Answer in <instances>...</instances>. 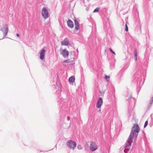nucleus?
<instances>
[{
  "instance_id": "39448f33",
  "label": "nucleus",
  "mask_w": 153,
  "mask_h": 153,
  "mask_svg": "<svg viewBox=\"0 0 153 153\" xmlns=\"http://www.w3.org/2000/svg\"><path fill=\"white\" fill-rule=\"evenodd\" d=\"M1 30L3 32V38H4L6 36L8 33V26L7 25H5L4 27L3 28L1 29Z\"/></svg>"
},
{
  "instance_id": "ddd939ff",
  "label": "nucleus",
  "mask_w": 153,
  "mask_h": 153,
  "mask_svg": "<svg viewBox=\"0 0 153 153\" xmlns=\"http://www.w3.org/2000/svg\"><path fill=\"white\" fill-rule=\"evenodd\" d=\"M73 59L72 60H71L69 59H68L67 60L64 61L63 62L64 63H70L73 62Z\"/></svg>"
},
{
  "instance_id": "1a4fd4ad",
  "label": "nucleus",
  "mask_w": 153,
  "mask_h": 153,
  "mask_svg": "<svg viewBox=\"0 0 153 153\" xmlns=\"http://www.w3.org/2000/svg\"><path fill=\"white\" fill-rule=\"evenodd\" d=\"M67 24L68 26L71 28H73L74 27V25L73 22L70 20L67 21Z\"/></svg>"
},
{
  "instance_id": "f257e3e1",
  "label": "nucleus",
  "mask_w": 153,
  "mask_h": 153,
  "mask_svg": "<svg viewBox=\"0 0 153 153\" xmlns=\"http://www.w3.org/2000/svg\"><path fill=\"white\" fill-rule=\"evenodd\" d=\"M140 130L138 125L137 124H134L131 129V131L126 143V148L128 150L129 149L133 138L135 137V139L137 138Z\"/></svg>"
},
{
  "instance_id": "7ed1b4c3",
  "label": "nucleus",
  "mask_w": 153,
  "mask_h": 153,
  "mask_svg": "<svg viewBox=\"0 0 153 153\" xmlns=\"http://www.w3.org/2000/svg\"><path fill=\"white\" fill-rule=\"evenodd\" d=\"M67 145L70 149H74L76 147V144L75 142L72 140H70L68 141L67 143Z\"/></svg>"
},
{
  "instance_id": "f8f14e48",
  "label": "nucleus",
  "mask_w": 153,
  "mask_h": 153,
  "mask_svg": "<svg viewBox=\"0 0 153 153\" xmlns=\"http://www.w3.org/2000/svg\"><path fill=\"white\" fill-rule=\"evenodd\" d=\"M74 22L76 29L77 30H78L79 28V23L76 20L74 21Z\"/></svg>"
},
{
  "instance_id": "a211bd4d",
  "label": "nucleus",
  "mask_w": 153,
  "mask_h": 153,
  "mask_svg": "<svg viewBox=\"0 0 153 153\" xmlns=\"http://www.w3.org/2000/svg\"><path fill=\"white\" fill-rule=\"evenodd\" d=\"M148 121H146L145 122V124L144 125V128H145L148 125Z\"/></svg>"
},
{
  "instance_id": "412c9836",
  "label": "nucleus",
  "mask_w": 153,
  "mask_h": 153,
  "mask_svg": "<svg viewBox=\"0 0 153 153\" xmlns=\"http://www.w3.org/2000/svg\"><path fill=\"white\" fill-rule=\"evenodd\" d=\"M16 35L17 37H19V35L18 34H16Z\"/></svg>"
},
{
  "instance_id": "4468645a",
  "label": "nucleus",
  "mask_w": 153,
  "mask_h": 153,
  "mask_svg": "<svg viewBox=\"0 0 153 153\" xmlns=\"http://www.w3.org/2000/svg\"><path fill=\"white\" fill-rule=\"evenodd\" d=\"M134 57L136 61L137 60V52L136 50L135 49L134 51Z\"/></svg>"
},
{
  "instance_id": "6ab92c4d",
  "label": "nucleus",
  "mask_w": 153,
  "mask_h": 153,
  "mask_svg": "<svg viewBox=\"0 0 153 153\" xmlns=\"http://www.w3.org/2000/svg\"><path fill=\"white\" fill-rule=\"evenodd\" d=\"M78 148L79 149H82V147L80 145H78Z\"/></svg>"
},
{
  "instance_id": "2eb2a0df",
  "label": "nucleus",
  "mask_w": 153,
  "mask_h": 153,
  "mask_svg": "<svg viewBox=\"0 0 153 153\" xmlns=\"http://www.w3.org/2000/svg\"><path fill=\"white\" fill-rule=\"evenodd\" d=\"M110 79V77L107 76V75L105 76V79L107 81H109Z\"/></svg>"
},
{
  "instance_id": "6e6552de",
  "label": "nucleus",
  "mask_w": 153,
  "mask_h": 153,
  "mask_svg": "<svg viewBox=\"0 0 153 153\" xmlns=\"http://www.w3.org/2000/svg\"><path fill=\"white\" fill-rule=\"evenodd\" d=\"M61 44L62 45L67 46L70 45V43H69L68 39L66 38L61 42Z\"/></svg>"
},
{
  "instance_id": "9b49d317",
  "label": "nucleus",
  "mask_w": 153,
  "mask_h": 153,
  "mask_svg": "<svg viewBox=\"0 0 153 153\" xmlns=\"http://www.w3.org/2000/svg\"><path fill=\"white\" fill-rule=\"evenodd\" d=\"M75 80V77L74 76H72L69 79L68 81L70 84H73V83L74 82Z\"/></svg>"
},
{
  "instance_id": "f3484780",
  "label": "nucleus",
  "mask_w": 153,
  "mask_h": 153,
  "mask_svg": "<svg viewBox=\"0 0 153 153\" xmlns=\"http://www.w3.org/2000/svg\"><path fill=\"white\" fill-rule=\"evenodd\" d=\"M125 26H126L125 30L126 31H128V26H127V23H126V25H125Z\"/></svg>"
},
{
  "instance_id": "9d476101",
  "label": "nucleus",
  "mask_w": 153,
  "mask_h": 153,
  "mask_svg": "<svg viewBox=\"0 0 153 153\" xmlns=\"http://www.w3.org/2000/svg\"><path fill=\"white\" fill-rule=\"evenodd\" d=\"M45 51L44 49L42 50L40 53V58L41 60L43 59L44 58Z\"/></svg>"
},
{
  "instance_id": "4be33fe9",
  "label": "nucleus",
  "mask_w": 153,
  "mask_h": 153,
  "mask_svg": "<svg viewBox=\"0 0 153 153\" xmlns=\"http://www.w3.org/2000/svg\"><path fill=\"white\" fill-rule=\"evenodd\" d=\"M152 101H153V97H152Z\"/></svg>"
},
{
  "instance_id": "f03ea898",
  "label": "nucleus",
  "mask_w": 153,
  "mask_h": 153,
  "mask_svg": "<svg viewBox=\"0 0 153 153\" xmlns=\"http://www.w3.org/2000/svg\"><path fill=\"white\" fill-rule=\"evenodd\" d=\"M42 15L43 17L45 19L49 17V14L46 8L43 7L42 10Z\"/></svg>"
},
{
  "instance_id": "aec40b11",
  "label": "nucleus",
  "mask_w": 153,
  "mask_h": 153,
  "mask_svg": "<svg viewBox=\"0 0 153 153\" xmlns=\"http://www.w3.org/2000/svg\"><path fill=\"white\" fill-rule=\"evenodd\" d=\"M109 50L114 55H115V53L112 51V50L111 48H109Z\"/></svg>"
},
{
  "instance_id": "423d86ee",
  "label": "nucleus",
  "mask_w": 153,
  "mask_h": 153,
  "mask_svg": "<svg viewBox=\"0 0 153 153\" xmlns=\"http://www.w3.org/2000/svg\"><path fill=\"white\" fill-rule=\"evenodd\" d=\"M103 103L102 99V98L100 97L98 99L97 103V107L100 109V108L101 105H102Z\"/></svg>"
},
{
  "instance_id": "dca6fc26",
  "label": "nucleus",
  "mask_w": 153,
  "mask_h": 153,
  "mask_svg": "<svg viewBox=\"0 0 153 153\" xmlns=\"http://www.w3.org/2000/svg\"><path fill=\"white\" fill-rule=\"evenodd\" d=\"M99 11V8H96L94 11V13L98 12Z\"/></svg>"
},
{
  "instance_id": "20e7f679",
  "label": "nucleus",
  "mask_w": 153,
  "mask_h": 153,
  "mask_svg": "<svg viewBox=\"0 0 153 153\" xmlns=\"http://www.w3.org/2000/svg\"><path fill=\"white\" fill-rule=\"evenodd\" d=\"M97 146L96 143L93 142H91L90 143V148L92 151H94L97 149Z\"/></svg>"
},
{
  "instance_id": "0eeeda50",
  "label": "nucleus",
  "mask_w": 153,
  "mask_h": 153,
  "mask_svg": "<svg viewBox=\"0 0 153 153\" xmlns=\"http://www.w3.org/2000/svg\"><path fill=\"white\" fill-rule=\"evenodd\" d=\"M60 53L64 57H68V56L69 53L68 51L66 49H64L61 51Z\"/></svg>"
}]
</instances>
